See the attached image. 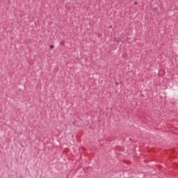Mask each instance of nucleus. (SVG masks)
Instances as JSON below:
<instances>
[{
    "label": "nucleus",
    "mask_w": 178,
    "mask_h": 178,
    "mask_svg": "<svg viewBox=\"0 0 178 178\" xmlns=\"http://www.w3.org/2000/svg\"><path fill=\"white\" fill-rule=\"evenodd\" d=\"M49 47H50V48H51V49H54V45H52V44H51Z\"/></svg>",
    "instance_id": "obj_1"
},
{
    "label": "nucleus",
    "mask_w": 178,
    "mask_h": 178,
    "mask_svg": "<svg viewBox=\"0 0 178 178\" xmlns=\"http://www.w3.org/2000/svg\"><path fill=\"white\" fill-rule=\"evenodd\" d=\"M72 124H73V126H76V122H73Z\"/></svg>",
    "instance_id": "obj_2"
},
{
    "label": "nucleus",
    "mask_w": 178,
    "mask_h": 178,
    "mask_svg": "<svg viewBox=\"0 0 178 178\" xmlns=\"http://www.w3.org/2000/svg\"><path fill=\"white\" fill-rule=\"evenodd\" d=\"M109 29H112V25H111V26H109Z\"/></svg>",
    "instance_id": "obj_4"
},
{
    "label": "nucleus",
    "mask_w": 178,
    "mask_h": 178,
    "mask_svg": "<svg viewBox=\"0 0 178 178\" xmlns=\"http://www.w3.org/2000/svg\"><path fill=\"white\" fill-rule=\"evenodd\" d=\"M137 3H138L137 1H136L134 3V5H137Z\"/></svg>",
    "instance_id": "obj_3"
},
{
    "label": "nucleus",
    "mask_w": 178,
    "mask_h": 178,
    "mask_svg": "<svg viewBox=\"0 0 178 178\" xmlns=\"http://www.w3.org/2000/svg\"><path fill=\"white\" fill-rule=\"evenodd\" d=\"M115 84H116V86H118V85H119V83L117 82Z\"/></svg>",
    "instance_id": "obj_5"
}]
</instances>
